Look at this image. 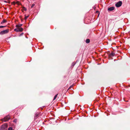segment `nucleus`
<instances>
[{
    "instance_id": "20",
    "label": "nucleus",
    "mask_w": 130,
    "mask_h": 130,
    "mask_svg": "<svg viewBox=\"0 0 130 130\" xmlns=\"http://www.w3.org/2000/svg\"><path fill=\"white\" fill-rule=\"evenodd\" d=\"M17 3H18V5H19L20 4V3L19 2H17Z\"/></svg>"
},
{
    "instance_id": "15",
    "label": "nucleus",
    "mask_w": 130,
    "mask_h": 130,
    "mask_svg": "<svg viewBox=\"0 0 130 130\" xmlns=\"http://www.w3.org/2000/svg\"><path fill=\"white\" fill-rule=\"evenodd\" d=\"M5 27V26H0V28L4 27Z\"/></svg>"
},
{
    "instance_id": "16",
    "label": "nucleus",
    "mask_w": 130,
    "mask_h": 130,
    "mask_svg": "<svg viewBox=\"0 0 130 130\" xmlns=\"http://www.w3.org/2000/svg\"><path fill=\"white\" fill-rule=\"evenodd\" d=\"M75 63H72V66L73 67L75 65Z\"/></svg>"
},
{
    "instance_id": "3",
    "label": "nucleus",
    "mask_w": 130,
    "mask_h": 130,
    "mask_svg": "<svg viewBox=\"0 0 130 130\" xmlns=\"http://www.w3.org/2000/svg\"><path fill=\"white\" fill-rule=\"evenodd\" d=\"M9 32L8 29H6L1 31L0 32V35H2L7 33Z\"/></svg>"
},
{
    "instance_id": "18",
    "label": "nucleus",
    "mask_w": 130,
    "mask_h": 130,
    "mask_svg": "<svg viewBox=\"0 0 130 130\" xmlns=\"http://www.w3.org/2000/svg\"><path fill=\"white\" fill-rule=\"evenodd\" d=\"M72 87V86H71L68 89H71V88Z\"/></svg>"
},
{
    "instance_id": "1",
    "label": "nucleus",
    "mask_w": 130,
    "mask_h": 130,
    "mask_svg": "<svg viewBox=\"0 0 130 130\" xmlns=\"http://www.w3.org/2000/svg\"><path fill=\"white\" fill-rule=\"evenodd\" d=\"M10 118V116L8 115L5 117L4 119H2V121H3L6 122L8 121Z\"/></svg>"
},
{
    "instance_id": "12",
    "label": "nucleus",
    "mask_w": 130,
    "mask_h": 130,
    "mask_svg": "<svg viewBox=\"0 0 130 130\" xmlns=\"http://www.w3.org/2000/svg\"><path fill=\"white\" fill-rule=\"evenodd\" d=\"M57 95H58V94H57L55 95V96H54V97L53 100H54L56 99Z\"/></svg>"
},
{
    "instance_id": "22",
    "label": "nucleus",
    "mask_w": 130,
    "mask_h": 130,
    "mask_svg": "<svg viewBox=\"0 0 130 130\" xmlns=\"http://www.w3.org/2000/svg\"><path fill=\"white\" fill-rule=\"evenodd\" d=\"M26 9L25 8V10L26 11Z\"/></svg>"
},
{
    "instance_id": "11",
    "label": "nucleus",
    "mask_w": 130,
    "mask_h": 130,
    "mask_svg": "<svg viewBox=\"0 0 130 130\" xmlns=\"http://www.w3.org/2000/svg\"><path fill=\"white\" fill-rule=\"evenodd\" d=\"M90 42V40L89 39H87L86 40V42L87 43H88Z\"/></svg>"
},
{
    "instance_id": "5",
    "label": "nucleus",
    "mask_w": 130,
    "mask_h": 130,
    "mask_svg": "<svg viewBox=\"0 0 130 130\" xmlns=\"http://www.w3.org/2000/svg\"><path fill=\"white\" fill-rule=\"evenodd\" d=\"M122 2L121 1H120L115 4L116 6L117 7H120L122 5Z\"/></svg>"
},
{
    "instance_id": "7",
    "label": "nucleus",
    "mask_w": 130,
    "mask_h": 130,
    "mask_svg": "<svg viewBox=\"0 0 130 130\" xmlns=\"http://www.w3.org/2000/svg\"><path fill=\"white\" fill-rule=\"evenodd\" d=\"M114 10V7H110L108 8V11L109 12H110V11H113Z\"/></svg>"
},
{
    "instance_id": "6",
    "label": "nucleus",
    "mask_w": 130,
    "mask_h": 130,
    "mask_svg": "<svg viewBox=\"0 0 130 130\" xmlns=\"http://www.w3.org/2000/svg\"><path fill=\"white\" fill-rule=\"evenodd\" d=\"M23 30V29L22 28H17L14 29V30L16 32H21Z\"/></svg>"
},
{
    "instance_id": "10",
    "label": "nucleus",
    "mask_w": 130,
    "mask_h": 130,
    "mask_svg": "<svg viewBox=\"0 0 130 130\" xmlns=\"http://www.w3.org/2000/svg\"><path fill=\"white\" fill-rule=\"evenodd\" d=\"M7 22V21L5 20L4 19L3 20V21H2V22H1V24H3V23H5L6 22Z\"/></svg>"
},
{
    "instance_id": "14",
    "label": "nucleus",
    "mask_w": 130,
    "mask_h": 130,
    "mask_svg": "<svg viewBox=\"0 0 130 130\" xmlns=\"http://www.w3.org/2000/svg\"><path fill=\"white\" fill-rule=\"evenodd\" d=\"M29 17V15H28L27 16H25V19L26 20Z\"/></svg>"
},
{
    "instance_id": "17",
    "label": "nucleus",
    "mask_w": 130,
    "mask_h": 130,
    "mask_svg": "<svg viewBox=\"0 0 130 130\" xmlns=\"http://www.w3.org/2000/svg\"><path fill=\"white\" fill-rule=\"evenodd\" d=\"M35 4H33L31 6V8H32L33 7H34L35 6Z\"/></svg>"
},
{
    "instance_id": "4",
    "label": "nucleus",
    "mask_w": 130,
    "mask_h": 130,
    "mask_svg": "<svg viewBox=\"0 0 130 130\" xmlns=\"http://www.w3.org/2000/svg\"><path fill=\"white\" fill-rule=\"evenodd\" d=\"M109 59H112L113 57L114 56V53L112 52L109 54L108 55Z\"/></svg>"
},
{
    "instance_id": "19",
    "label": "nucleus",
    "mask_w": 130,
    "mask_h": 130,
    "mask_svg": "<svg viewBox=\"0 0 130 130\" xmlns=\"http://www.w3.org/2000/svg\"><path fill=\"white\" fill-rule=\"evenodd\" d=\"M23 34V33H22L19 36H22V35Z\"/></svg>"
},
{
    "instance_id": "9",
    "label": "nucleus",
    "mask_w": 130,
    "mask_h": 130,
    "mask_svg": "<svg viewBox=\"0 0 130 130\" xmlns=\"http://www.w3.org/2000/svg\"><path fill=\"white\" fill-rule=\"evenodd\" d=\"M22 25V24H18L16 25V27L17 28H20Z\"/></svg>"
},
{
    "instance_id": "8",
    "label": "nucleus",
    "mask_w": 130,
    "mask_h": 130,
    "mask_svg": "<svg viewBox=\"0 0 130 130\" xmlns=\"http://www.w3.org/2000/svg\"><path fill=\"white\" fill-rule=\"evenodd\" d=\"M40 116L39 113H37L35 114V116L34 117V119H36L37 118L39 117Z\"/></svg>"
},
{
    "instance_id": "2",
    "label": "nucleus",
    "mask_w": 130,
    "mask_h": 130,
    "mask_svg": "<svg viewBox=\"0 0 130 130\" xmlns=\"http://www.w3.org/2000/svg\"><path fill=\"white\" fill-rule=\"evenodd\" d=\"M7 127V125L4 124L2 125L1 128V130H6V128Z\"/></svg>"
},
{
    "instance_id": "13",
    "label": "nucleus",
    "mask_w": 130,
    "mask_h": 130,
    "mask_svg": "<svg viewBox=\"0 0 130 130\" xmlns=\"http://www.w3.org/2000/svg\"><path fill=\"white\" fill-rule=\"evenodd\" d=\"M8 130H12V127H10L8 128Z\"/></svg>"
},
{
    "instance_id": "21",
    "label": "nucleus",
    "mask_w": 130,
    "mask_h": 130,
    "mask_svg": "<svg viewBox=\"0 0 130 130\" xmlns=\"http://www.w3.org/2000/svg\"><path fill=\"white\" fill-rule=\"evenodd\" d=\"M4 2H5V3H7V1H4Z\"/></svg>"
}]
</instances>
